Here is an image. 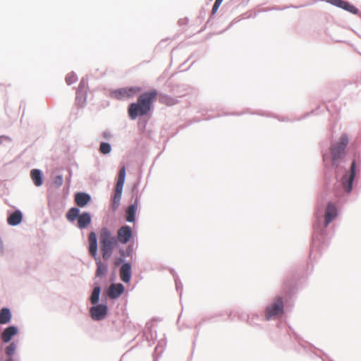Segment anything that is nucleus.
I'll return each mask as SVG.
<instances>
[{
  "label": "nucleus",
  "mask_w": 361,
  "mask_h": 361,
  "mask_svg": "<svg viewBox=\"0 0 361 361\" xmlns=\"http://www.w3.org/2000/svg\"><path fill=\"white\" fill-rule=\"evenodd\" d=\"M158 95L157 90H153L140 94L137 102L129 105L128 113L132 120H135L137 116H144L148 114L152 109L153 102Z\"/></svg>",
  "instance_id": "1"
},
{
  "label": "nucleus",
  "mask_w": 361,
  "mask_h": 361,
  "mask_svg": "<svg viewBox=\"0 0 361 361\" xmlns=\"http://www.w3.org/2000/svg\"><path fill=\"white\" fill-rule=\"evenodd\" d=\"M99 240L102 257L107 260L111 257L113 250L117 245V240L113 236L110 230L106 227H103L100 230Z\"/></svg>",
  "instance_id": "2"
},
{
  "label": "nucleus",
  "mask_w": 361,
  "mask_h": 361,
  "mask_svg": "<svg viewBox=\"0 0 361 361\" xmlns=\"http://www.w3.org/2000/svg\"><path fill=\"white\" fill-rule=\"evenodd\" d=\"M89 252L96 259L97 270L96 276L101 277L107 272V265L102 263L101 260L96 257L97 252V241L95 233L91 232L89 235Z\"/></svg>",
  "instance_id": "3"
},
{
  "label": "nucleus",
  "mask_w": 361,
  "mask_h": 361,
  "mask_svg": "<svg viewBox=\"0 0 361 361\" xmlns=\"http://www.w3.org/2000/svg\"><path fill=\"white\" fill-rule=\"evenodd\" d=\"M66 218L69 221L78 220V227L80 229L85 228L91 223V216L87 212H83L80 214V209L77 207L71 208L67 214Z\"/></svg>",
  "instance_id": "4"
},
{
  "label": "nucleus",
  "mask_w": 361,
  "mask_h": 361,
  "mask_svg": "<svg viewBox=\"0 0 361 361\" xmlns=\"http://www.w3.org/2000/svg\"><path fill=\"white\" fill-rule=\"evenodd\" d=\"M283 312V302L281 298H276L265 310V317L267 320L282 314Z\"/></svg>",
  "instance_id": "5"
},
{
  "label": "nucleus",
  "mask_w": 361,
  "mask_h": 361,
  "mask_svg": "<svg viewBox=\"0 0 361 361\" xmlns=\"http://www.w3.org/2000/svg\"><path fill=\"white\" fill-rule=\"evenodd\" d=\"M140 91L141 88L137 87H128L116 90L111 95L114 99L121 100L133 97Z\"/></svg>",
  "instance_id": "6"
},
{
  "label": "nucleus",
  "mask_w": 361,
  "mask_h": 361,
  "mask_svg": "<svg viewBox=\"0 0 361 361\" xmlns=\"http://www.w3.org/2000/svg\"><path fill=\"white\" fill-rule=\"evenodd\" d=\"M125 178L126 168L123 166L119 170L117 183L115 187V192L113 198L114 207H116L121 200Z\"/></svg>",
  "instance_id": "7"
},
{
  "label": "nucleus",
  "mask_w": 361,
  "mask_h": 361,
  "mask_svg": "<svg viewBox=\"0 0 361 361\" xmlns=\"http://www.w3.org/2000/svg\"><path fill=\"white\" fill-rule=\"evenodd\" d=\"M355 176V162L353 161L349 171L342 178V185L347 192L352 190V183Z\"/></svg>",
  "instance_id": "8"
},
{
  "label": "nucleus",
  "mask_w": 361,
  "mask_h": 361,
  "mask_svg": "<svg viewBox=\"0 0 361 361\" xmlns=\"http://www.w3.org/2000/svg\"><path fill=\"white\" fill-rule=\"evenodd\" d=\"M348 144V137L346 135H342L338 140L332 146L331 152L336 158L339 156L346 148Z\"/></svg>",
  "instance_id": "9"
},
{
  "label": "nucleus",
  "mask_w": 361,
  "mask_h": 361,
  "mask_svg": "<svg viewBox=\"0 0 361 361\" xmlns=\"http://www.w3.org/2000/svg\"><path fill=\"white\" fill-rule=\"evenodd\" d=\"M90 314L94 320L99 321L107 314V306L105 305H97L90 308Z\"/></svg>",
  "instance_id": "10"
},
{
  "label": "nucleus",
  "mask_w": 361,
  "mask_h": 361,
  "mask_svg": "<svg viewBox=\"0 0 361 361\" xmlns=\"http://www.w3.org/2000/svg\"><path fill=\"white\" fill-rule=\"evenodd\" d=\"M133 235V231L130 226H123L117 232V242L119 241L123 244H126L129 242Z\"/></svg>",
  "instance_id": "11"
},
{
  "label": "nucleus",
  "mask_w": 361,
  "mask_h": 361,
  "mask_svg": "<svg viewBox=\"0 0 361 361\" xmlns=\"http://www.w3.org/2000/svg\"><path fill=\"white\" fill-rule=\"evenodd\" d=\"M338 212L336 207L333 204L329 202L326 208L325 215H324V226L327 227L328 225L337 216Z\"/></svg>",
  "instance_id": "12"
},
{
  "label": "nucleus",
  "mask_w": 361,
  "mask_h": 361,
  "mask_svg": "<svg viewBox=\"0 0 361 361\" xmlns=\"http://www.w3.org/2000/svg\"><path fill=\"white\" fill-rule=\"evenodd\" d=\"M75 202L79 207H85L91 201V197L89 194L85 192H77L75 195Z\"/></svg>",
  "instance_id": "13"
},
{
  "label": "nucleus",
  "mask_w": 361,
  "mask_h": 361,
  "mask_svg": "<svg viewBox=\"0 0 361 361\" xmlns=\"http://www.w3.org/2000/svg\"><path fill=\"white\" fill-rule=\"evenodd\" d=\"M124 291V287L121 283L111 284L108 289V295L114 299L119 297Z\"/></svg>",
  "instance_id": "14"
},
{
  "label": "nucleus",
  "mask_w": 361,
  "mask_h": 361,
  "mask_svg": "<svg viewBox=\"0 0 361 361\" xmlns=\"http://www.w3.org/2000/svg\"><path fill=\"white\" fill-rule=\"evenodd\" d=\"M131 276V266L129 263L123 264L120 269V277L121 279L125 282L128 283L130 280Z\"/></svg>",
  "instance_id": "15"
},
{
  "label": "nucleus",
  "mask_w": 361,
  "mask_h": 361,
  "mask_svg": "<svg viewBox=\"0 0 361 361\" xmlns=\"http://www.w3.org/2000/svg\"><path fill=\"white\" fill-rule=\"evenodd\" d=\"M329 2L338 7L342 8L346 11L352 13L356 12V8L353 5H350L348 2L343 0H329Z\"/></svg>",
  "instance_id": "16"
},
{
  "label": "nucleus",
  "mask_w": 361,
  "mask_h": 361,
  "mask_svg": "<svg viewBox=\"0 0 361 361\" xmlns=\"http://www.w3.org/2000/svg\"><path fill=\"white\" fill-rule=\"evenodd\" d=\"M22 219V213L19 210H16L8 217L7 222L11 226H16L21 222Z\"/></svg>",
  "instance_id": "17"
},
{
  "label": "nucleus",
  "mask_w": 361,
  "mask_h": 361,
  "mask_svg": "<svg viewBox=\"0 0 361 361\" xmlns=\"http://www.w3.org/2000/svg\"><path fill=\"white\" fill-rule=\"evenodd\" d=\"M18 332L16 327L9 326L6 328L2 333V340L5 343H8L11 341V338L15 336Z\"/></svg>",
  "instance_id": "18"
},
{
  "label": "nucleus",
  "mask_w": 361,
  "mask_h": 361,
  "mask_svg": "<svg viewBox=\"0 0 361 361\" xmlns=\"http://www.w3.org/2000/svg\"><path fill=\"white\" fill-rule=\"evenodd\" d=\"M11 314L8 308H2L0 311V324H7L10 322Z\"/></svg>",
  "instance_id": "19"
},
{
  "label": "nucleus",
  "mask_w": 361,
  "mask_h": 361,
  "mask_svg": "<svg viewBox=\"0 0 361 361\" xmlns=\"http://www.w3.org/2000/svg\"><path fill=\"white\" fill-rule=\"evenodd\" d=\"M30 176L36 186H40L42 184V174L39 170L32 169Z\"/></svg>",
  "instance_id": "20"
},
{
  "label": "nucleus",
  "mask_w": 361,
  "mask_h": 361,
  "mask_svg": "<svg viewBox=\"0 0 361 361\" xmlns=\"http://www.w3.org/2000/svg\"><path fill=\"white\" fill-rule=\"evenodd\" d=\"M135 206L130 205L128 207L126 210V220L129 222H133L135 220Z\"/></svg>",
  "instance_id": "21"
},
{
  "label": "nucleus",
  "mask_w": 361,
  "mask_h": 361,
  "mask_svg": "<svg viewBox=\"0 0 361 361\" xmlns=\"http://www.w3.org/2000/svg\"><path fill=\"white\" fill-rule=\"evenodd\" d=\"M100 290L101 289L100 287L99 286H97L93 289V291L90 297V301L92 304L96 305L98 302L100 295Z\"/></svg>",
  "instance_id": "22"
},
{
  "label": "nucleus",
  "mask_w": 361,
  "mask_h": 361,
  "mask_svg": "<svg viewBox=\"0 0 361 361\" xmlns=\"http://www.w3.org/2000/svg\"><path fill=\"white\" fill-rule=\"evenodd\" d=\"M85 100L86 97L85 95L81 92V91L78 90L76 95V104L78 106L81 107L85 104Z\"/></svg>",
  "instance_id": "23"
},
{
  "label": "nucleus",
  "mask_w": 361,
  "mask_h": 361,
  "mask_svg": "<svg viewBox=\"0 0 361 361\" xmlns=\"http://www.w3.org/2000/svg\"><path fill=\"white\" fill-rule=\"evenodd\" d=\"M77 80L78 78L74 73H69L66 76V82L68 85L73 84Z\"/></svg>",
  "instance_id": "24"
},
{
  "label": "nucleus",
  "mask_w": 361,
  "mask_h": 361,
  "mask_svg": "<svg viewBox=\"0 0 361 361\" xmlns=\"http://www.w3.org/2000/svg\"><path fill=\"white\" fill-rule=\"evenodd\" d=\"M111 145L107 142H102L99 146V151L102 154H108L111 151Z\"/></svg>",
  "instance_id": "25"
},
{
  "label": "nucleus",
  "mask_w": 361,
  "mask_h": 361,
  "mask_svg": "<svg viewBox=\"0 0 361 361\" xmlns=\"http://www.w3.org/2000/svg\"><path fill=\"white\" fill-rule=\"evenodd\" d=\"M16 348V346L15 343H12L8 346L6 347V353L8 356H11L14 354Z\"/></svg>",
  "instance_id": "26"
},
{
  "label": "nucleus",
  "mask_w": 361,
  "mask_h": 361,
  "mask_svg": "<svg viewBox=\"0 0 361 361\" xmlns=\"http://www.w3.org/2000/svg\"><path fill=\"white\" fill-rule=\"evenodd\" d=\"M223 0H216L212 10V14L215 13L219 9L220 5L221 4Z\"/></svg>",
  "instance_id": "27"
},
{
  "label": "nucleus",
  "mask_w": 361,
  "mask_h": 361,
  "mask_svg": "<svg viewBox=\"0 0 361 361\" xmlns=\"http://www.w3.org/2000/svg\"><path fill=\"white\" fill-rule=\"evenodd\" d=\"M54 183L58 185V186H61L63 183V178L61 176H57L55 177L54 178Z\"/></svg>",
  "instance_id": "28"
},
{
  "label": "nucleus",
  "mask_w": 361,
  "mask_h": 361,
  "mask_svg": "<svg viewBox=\"0 0 361 361\" xmlns=\"http://www.w3.org/2000/svg\"><path fill=\"white\" fill-rule=\"evenodd\" d=\"M11 139L7 136H0V143H4L6 141H10Z\"/></svg>",
  "instance_id": "29"
},
{
  "label": "nucleus",
  "mask_w": 361,
  "mask_h": 361,
  "mask_svg": "<svg viewBox=\"0 0 361 361\" xmlns=\"http://www.w3.org/2000/svg\"><path fill=\"white\" fill-rule=\"evenodd\" d=\"M6 361H13V360L12 359H8Z\"/></svg>",
  "instance_id": "30"
}]
</instances>
